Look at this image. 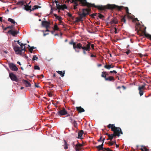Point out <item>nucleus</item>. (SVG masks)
<instances>
[{
  "label": "nucleus",
  "instance_id": "18",
  "mask_svg": "<svg viewBox=\"0 0 151 151\" xmlns=\"http://www.w3.org/2000/svg\"><path fill=\"white\" fill-rule=\"evenodd\" d=\"M118 22V21L117 19H116L115 18L113 17L111 21L110 22V23L111 24H117Z\"/></svg>",
  "mask_w": 151,
  "mask_h": 151
},
{
  "label": "nucleus",
  "instance_id": "20",
  "mask_svg": "<svg viewBox=\"0 0 151 151\" xmlns=\"http://www.w3.org/2000/svg\"><path fill=\"white\" fill-rule=\"evenodd\" d=\"M108 75L109 73L108 72L106 71H103L101 72V77L104 78L105 79L107 78L106 76H108Z\"/></svg>",
  "mask_w": 151,
  "mask_h": 151
},
{
  "label": "nucleus",
  "instance_id": "4",
  "mask_svg": "<svg viewBox=\"0 0 151 151\" xmlns=\"http://www.w3.org/2000/svg\"><path fill=\"white\" fill-rule=\"evenodd\" d=\"M108 9H115L118 11H121L122 8L124 7L122 6H118L115 4H108L107 5Z\"/></svg>",
  "mask_w": 151,
  "mask_h": 151
},
{
  "label": "nucleus",
  "instance_id": "46",
  "mask_svg": "<svg viewBox=\"0 0 151 151\" xmlns=\"http://www.w3.org/2000/svg\"><path fill=\"white\" fill-rule=\"evenodd\" d=\"M34 68L35 70H40V68L38 65H35L34 66Z\"/></svg>",
  "mask_w": 151,
  "mask_h": 151
},
{
  "label": "nucleus",
  "instance_id": "2",
  "mask_svg": "<svg viewBox=\"0 0 151 151\" xmlns=\"http://www.w3.org/2000/svg\"><path fill=\"white\" fill-rule=\"evenodd\" d=\"M89 47L88 45L86 47L85 43H84L83 45H82L80 43H79L77 44L76 43L73 48L75 51L77 52H79V50H78V49H82L83 50V53L86 55V50H88L89 49Z\"/></svg>",
  "mask_w": 151,
  "mask_h": 151
},
{
  "label": "nucleus",
  "instance_id": "22",
  "mask_svg": "<svg viewBox=\"0 0 151 151\" xmlns=\"http://www.w3.org/2000/svg\"><path fill=\"white\" fill-rule=\"evenodd\" d=\"M24 8L25 10L27 11H32V9H31V6H29L28 5H24Z\"/></svg>",
  "mask_w": 151,
  "mask_h": 151
},
{
  "label": "nucleus",
  "instance_id": "24",
  "mask_svg": "<svg viewBox=\"0 0 151 151\" xmlns=\"http://www.w3.org/2000/svg\"><path fill=\"white\" fill-rule=\"evenodd\" d=\"M76 108L77 110L79 113H81L85 111L84 109L81 106L77 107Z\"/></svg>",
  "mask_w": 151,
  "mask_h": 151
},
{
  "label": "nucleus",
  "instance_id": "35",
  "mask_svg": "<svg viewBox=\"0 0 151 151\" xmlns=\"http://www.w3.org/2000/svg\"><path fill=\"white\" fill-rule=\"evenodd\" d=\"M10 22L14 24V25H14H14L15 24H17V23L16 22L14 19L11 18H10Z\"/></svg>",
  "mask_w": 151,
  "mask_h": 151
},
{
  "label": "nucleus",
  "instance_id": "51",
  "mask_svg": "<svg viewBox=\"0 0 151 151\" xmlns=\"http://www.w3.org/2000/svg\"><path fill=\"white\" fill-rule=\"evenodd\" d=\"M130 52V50H128L127 51H126L125 53L127 55H128Z\"/></svg>",
  "mask_w": 151,
  "mask_h": 151
},
{
  "label": "nucleus",
  "instance_id": "27",
  "mask_svg": "<svg viewBox=\"0 0 151 151\" xmlns=\"http://www.w3.org/2000/svg\"><path fill=\"white\" fill-rule=\"evenodd\" d=\"M109 138V139L111 141L112 140L113 138H115L116 136L114 135V134H109L108 136Z\"/></svg>",
  "mask_w": 151,
  "mask_h": 151
},
{
  "label": "nucleus",
  "instance_id": "26",
  "mask_svg": "<svg viewBox=\"0 0 151 151\" xmlns=\"http://www.w3.org/2000/svg\"><path fill=\"white\" fill-rule=\"evenodd\" d=\"M24 83L26 84V87H31V84L28 81L26 80H24Z\"/></svg>",
  "mask_w": 151,
  "mask_h": 151
},
{
  "label": "nucleus",
  "instance_id": "23",
  "mask_svg": "<svg viewBox=\"0 0 151 151\" xmlns=\"http://www.w3.org/2000/svg\"><path fill=\"white\" fill-rule=\"evenodd\" d=\"M3 29L4 32L9 34V26L4 28L3 27Z\"/></svg>",
  "mask_w": 151,
  "mask_h": 151
},
{
  "label": "nucleus",
  "instance_id": "15",
  "mask_svg": "<svg viewBox=\"0 0 151 151\" xmlns=\"http://www.w3.org/2000/svg\"><path fill=\"white\" fill-rule=\"evenodd\" d=\"M68 120L70 121L71 124H73L74 127L76 128L78 127V124L76 121L74 120L73 118L70 117L68 118Z\"/></svg>",
  "mask_w": 151,
  "mask_h": 151
},
{
  "label": "nucleus",
  "instance_id": "3",
  "mask_svg": "<svg viewBox=\"0 0 151 151\" xmlns=\"http://www.w3.org/2000/svg\"><path fill=\"white\" fill-rule=\"evenodd\" d=\"M12 45L16 53L17 54L21 55L23 51H25V47H23V45L20 46L21 47H19L18 46L14 45V43H12Z\"/></svg>",
  "mask_w": 151,
  "mask_h": 151
},
{
  "label": "nucleus",
  "instance_id": "45",
  "mask_svg": "<svg viewBox=\"0 0 151 151\" xmlns=\"http://www.w3.org/2000/svg\"><path fill=\"white\" fill-rule=\"evenodd\" d=\"M54 29L55 30H58V28L57 25H55L54 26Z\"/></svg>",
  "mask_w": 151,
  "mask_h": 151
},
{
  "label": "nucleus",
  "instance_id": "7",
  "mask_svg": "<svg viewBox=\"0 0 151 151\" xmlns=\"http://www.w3.org/2000/svg\"><path fill=\"white\" fill-rule=\"evenodd\" d=\"M19 33V31L16 30L14 29V25L10 26V35L13 37H16Z\"/></svg>",
  "mask_w": 151,
  "mask_h": 151
},
{
  "label": "nucleus",
  "instance_id": "57",
  "mask_svg": "<svg viewBox=\"0 0 151 151\" xmlns=\"http://www.w3.org/2000/svg\"><path fill=\"white\" fill-rule=\"evenodd\" d=\"M139 56L141 58L143 56L142 54L140 53L139 54Z\"/></svg>",
  "mask_w": 151,
  "mask_h": 151
},
{
  "label": "nucleus",
  "instance_id": "63",
  "mask_svg": "<svg viewBox=\"0 0 151 151\" xmlns=\"http://www.w3.org/2000/svg\"><path fill=\"white\" fill-rule=\"evenodd\" d=\"M100 145L102 147H103V146H104V142H102V144L101 145Z\"/></svg>",
  "mask_w": 151,
  "mask_h": 151
},
{
  "label": "nucleus",
  "instance_id": "9",
  "mask_svg": "<svg viewBox=\"0 0 151 151\" xmlns=\"http://www.w3.org/2000/svg\"><path fill=\"white\" fill-rule=\"evenodd\" d=\"M91 11V9H89L86 8L83 9H82V13L79 14V15H81L83 17H85L86 15L89 14L90 12Z\"/></svg>",
  "mask_w": 151,
  "mask_h": 151
},
{
  "label": "nucleus",
  "instance_id": "5",
  "mask_svg": "<svg viewBox=\"0 0 151 151\" xmlns=\"http://www.w3.org/2000/svg\"><path fill=\"white\" fill-rule=\"evenodd\" d=\"M86 6L88 7H93L97 8L98 9L101 10H104L106 9V7L104 6H96L94 4H91L88 2H87Z\"/></svg>",
  "mask_w": 151,
  "mask_h": 151
},
{
  "label": "nucleus",
  "instance_id": "40",
  "mask_svg": "<svg viewBox=\"0 0 151 151\" xmlns=\"http://www.w3.org/2000/svg\"><path fill=\"white\" fill-rule=\"evenodd\" d=\"M69 44L70 45H73V47L76 45V43L74 42L73 40H72L70 42H69Z\"/></svg>",
  "mask_w": 151,
  "mask_h": 151
},
{
  "label": "nucleus",
  "instance_id": "49",
  "mask_svg": "<svg viewBox=\"0 0 151 151\" xmlns=\"http://www.w3.org/2000/svg\"><path fill=\"white\" fill-rule=\"evenodd\" d=\"M48 95L49 97H51L52 96V93L51 92H50V93H48Z\"/></svg>",
  "mask_w": 151,
  "mask_h": 151
},
{
  "label": "nucleus",
  "instance_id": "56",
  "mask_svg": "<svg viewBox=\"0 0 151 151\" xmlns=\"http://www.w3.org/2000/svg\"><path fill=\"white\" fill-rule=\"evenodd\" d=\"M91 57H96V56L94 55H93V54H92L91 55Z\"/></svg>",
  "mask_w": 151,
  "mask_h": 151
},
{
  "label": "nucleus",
  "instance_id": "34",
  "mask_svg": "<svg viewBox=\"0 0 151 151\" xmlns=\"http://www.w3.org/2000/svg\"><path fill=\"white\" fill-rule=\"evenodd\" d=\"M41 7L37 5H35L33 6L32 9V11H34L35 10L38 9L39 8H41Z\"/></svg>",
  "mask_w": 151,
  "mask_h": 151
},
{
  "label": "nucleus",
  "instance_id": "61",
  "mask_svg": "<svg viewBox=\"0 0 151 151\" xmlns=\"http://www.w3.org/2000/svg\"><path fill=\"white\" fill-rule=\"evenodd\" d=\"M107 151H112V150H111L109 148H108L107 150Z\"/></svg>",
  "mask_w": 151,
  "mask_h": 151
},
{
  "label": "nucleus",
  "instance_id": "32",
  "mask_svg": "<svg viewBox=\"0 0 151 151\" xmlns=\"http://www.w3.org/2000/svg\"><path fill=\"white\" fill-rule=\"evenodd\" d=\"M59 74L61 77H63L64 76L65 72H63L62 71H58L57 72Z\"/></svg>",
  "mask_w": 151,
  "mask_h": 151
},
{
  "label": "nucleus",
  "instance_id": "62",
  "mask_svg": "<svg viewBox=\"0 0 151 151\" xmlns=\"http://www.w3.org/2000/svg\"><path fill=\"white\" fill-rule=\"evenodd\" d=\"M49 34V33H44V34H43V36H45L46 35H48Z\"/></svg>",
  "mask_w": 151,
  "mask_h": 151
},
{
  "label": "nucleus",
  "instance_id": "17",
  "mask_svg": "<svg viewBox=\"0 0 151 151\" xmlns=\"http://www.w3.org/2000/svg\"><path fill=\"white\" fill-rule=\"evenodd\" d=\"M114 65L112 64H108L107 63H106V64L104 66V68L108 70H109L111 68H113Z\"/></svg>",
  "mask_w": 151,
  "mask_h": 151
},
{
  "label": "nucleus",
  "instance_id": "47",
  "mask_svg": "<svg viewBox=\"0 0 151 151\" xmlns=\"http://www.w3.org/2000/svg\"><path fill=\"white\" fill-rule=\"evenodd\" d=\"M38 58L36 57V55H34L33 56V58H32V60H37Z\"/></svg>",
  "mask_w": 151,
  "mask_h": 151
},
{
  "label": "nucleus",
  "instance_id": "42",
  "mask_svg": "<svg viewBox=\"0 0 151 151\" xmlns=\"http://www.w3.org/2000/svg\"><path fill=\"white\" fill-rule=\"evenodd\" d=\"M105 144H108L109 145L112 146L113 145L114 143H112V142H105Z\"/></svg>",
  "mask_w": 151,
  "mask_h": 151
},
{
  "label": "nucleus",
  "instance_id": "6",
  "mask_svg": "<svg viewBox=\"0 0 151 151\" xmlns=\"http://www.w3.org/2000/svg\"><path fill=\"white\" fill-rule=\"evenodd\" d=\"M68 2L70 1V0H66ZM78 1L80 2L82 4V5L83 6H86L87 2L86 0H72L70 1L71 3H74V4L76 5H78L77 1Z\"/></svg>",
  "mask_w": 151,
  "mask_h": 151
},
{
  "label": "nucleus",
  "instance_id": "55",
  "mask_svg": "<svg viewBox=\"0 0 151 151\" xmlns=\"http://www.w3.org/2000/svg\"><path fill=\"white\" fill-rule=\"evenodd\" d=\"M114 29H115V31H114V32L115 34H116L117 33V29H116V28H114Z\"/></svg>",
  "mask_w": 151,
  "mask_h": 151
},
{
  "label": "nucleus",
  "instance_id": "13",
  "mask_svg": "<svg viewBox=\"0 0 151 151\" xmlns=\"http://www.w3.org/2000/svg\"><path fill=\"white\" fill-rule=\"evenodd\" d=\"M145 89V85H143L139 87L138 90L139 91V94L140 96H141L143 95V90Z\"/></svg>",
  "mask_w": 151,
  "mask_h": 151
},
{
  "label": "nucleus",
  "instance_id": "16",
  "mask_svg": "<svg viewBox=\"0 0 151 151\" xmlns=\"http://www.w3.org/2000/svg\"><path fill=\"white\" fill-rule=\"evenodd\" d=\"M85 47H86L88 45V46L89 47V49L88 50H86V51H89L90 50H91V48H92L93 49H94V45L93 44H91L90 42H87V43H85Z\"/></svg>",
  "mask_w": 151,
  "mask_h": 151
},
{
  "label": "nucleus",
  "instance_id": "54",
  "mask_svg": "<svg viewBox=\"0 0 151 151\" xmlns=\"http://www.w3.org/2000/svg\"><path fill=\"white\" fill-rule=\"evenodd\" d=\"M102 138V136H101L100 137V139H99L98 140V142H100L101 141V140H101Z\"/></svg>",
  "mask_w": 151,
  "mask_h": 151
},
{
  "label": "nucleus",
  "instance_id": "52",
  "mask_svg": "<svg viewBox=\"0 0 151 151\" xmlns=\"http://www.w3.org/2000/svg\"><path fill=\"white\" fill-rule=\"evenodd\" d=\"M144 149L145 150V151H150L148 149L146 148L145 147H144Z\"/></svg>",
  "mask_w": 151,
  "mask_h": 151
},
{
  "label": "nucleus",
  "instance_id": "28",
  "mask_svg": "<svg viewBox=\"0 0 151 151\" xmlns=\"http://www.w3.org/2000/svg\"><path fill=\"white\" fill-rule=\"evenodd\" d=\"M124 9L126 10V12L127 14V17H129V15H130L131 14V13H130L129 12V9L127 7H124Z\"/></svg>",
  "mask_w": 151,
  "mask_h": 151
},
{
  "label": "nucleus",
  "instance_id": "19",
  "mask_svg": "<svg viewBox=\"0 0 151 151\" xmlns=\"http://www.w3.org/2000/svg\"><path fill=\"white\" fill-rule=\"evenodd\" d=\"M83 145L82 144H79L78 143L76 146V151H78L81 150V147H82Z\"/></svg>",
  "mask_w": 151,
  "mask_h": 151
},
{
  "label": "nucleus",
  "instance_id": "21",
  "mask_svg": "<svg viewBox=\"0 0 151 151\" xmlns=\"http://www.w3.org/2000/svg\"><path fill=\"white\" fill-rule=\"evenodd\" d=\"M105 80L106 81H114L115 80L114 77L111 76H109V77H107L106 79H105Z\"/></svg>",
  "mask_w": 151,
  "mask_h": 151
},
{
  "label": "nucleus",
  "instance_id": "43",
  "mask_svg": "<svg viewBox=\"0 0 151 151\" xmlns=\"http://www.w3.org/2000/svg\"><path fill=\"white\" fill-rule=\"evenodd\" d=\"M34 49H35V47H30V48L29 49V51L31 53H32L33 50Z\"/></svg>",
  "mask_w": 151,
  "mask_h": 151
},
{
  "label": "nucleus",
  "instance_id": "64",
  "mask_svg": "<svg viewBox=\"0 0 151 151\" xmlns=\"http://www.w3.org/2000/svg\"><path fill=\"white\" fill-rule=\"evenodd\" d=\"M122 87L124 89H125L126 88V87L124 86H122Z\"/></svg>",
  "mask_w": 151,
  "mask_h": 151
},
{
  "label": "nucleus",
  "instance_id": "60",
  "mask_svg": "<svg viewBox=\"0 0 151 151\" xmlns=\"http://www.w3.org/2000/svg\"><path fill=\"white\" fill-rule=\"evenodd\" d=\"M105 139V138L104 137L103 138V139L101 140V141L102 142H104V141Z\"/></svg>",
  "mask_w": 151,
  "mask_h": 151
},
{
  "label": "nucleus",
  "instance_id": "8",
  "mask_svg": "<svg viewBox=\"0 0 151 151\" xmlns=\"http://www.w3.org/2000/svg\"><path fill=\"white\" fill-rule=\"evenodd\" d=\"M137 26V27H136L135 28V30L137 31V32H138L139 31H141L142 33H143L144 35L146 37L148 38L149 39L151 40V35L148 34L146 33L145 30L144 31L142 30L141 28L139 27V26Z\"/></svg>",
  "mask_w": 151,
  "mask_h": 151
},
{
  "label": "nucleus",
  "instance_id": "38",
  "mask_svg": "<svg viewBox=\"0 0 151 151\" xmlns=\"http://www.w3.org/2000/svg\"><path fill=\"white\" fill-rule=\"evenodd\" d=\"M56 7L58 9L62 10V5H60L59 4H57Z\"/></svg>",
  "mask_w": 151,
  "mask_h": 151
},
{
  "label": "nucleus",
  "instance_id": "12",
  "mask_svg": "<svg viewBox=\"0 0 151 151\" xmlns=\"http://www.w3.org/2000/svg\"><path fill=\"white\" fill-rule=\"evenodd\" d=\"M10 78L13 81L17 82L19 81V79L16 75L12 73H10Z\"/></svg>",
  "mask_w": 151,
  "mask_h": 151
},
{
  "label": "nucleus",
  "instance_id": "11",
  "mask_svg": "<svg viewBox=\"0 0 151 151\" xmlns=\"http://www.w3.org/2000/svg\"><path fill=\"white\" fill-rule=\"evenodd\" d=\"M68 114V112L66 111L65 108H63L62 109L60 110L57 113V114L60 116L65 115Z\"/></svg>",
  "mask_w": 151,
  "mask_h": 151
},
{
  "label": "nucleus",
  "instance_id": "29",
  "mask_svg": "<svg viewBox=\"0 0 151 151\" xmlns=\"http://www.w3.org/2000/svg\"><path fill=\"white\" fill-rule=\"evenodd\" d=\"M83 133V131H81L78 133V138L82 139V135Z\"/></svg>",
  "mask_w": 151,
  "mask_h": 151
},
{
  "label": "nucleus",
  "instance_id": "59",
  "mask_svg": "<svg viewBox=\"0 0 151 151\" xmlns=\"http://www.w3.org/2000/svg\"><path fill=\"white\" fill-rule=\"evenodd\" d=\"M35 86L37 88H39L40 87V86L38 85H36V83L35 84Z\"/></svg>",
  "mask_w": 151,
  "mask_h": 151
},
{
  "label": "nucleus",
  "instance_id": "14",
  "mask_svg": "<svg viewBox=\"0 0 151 151\" xmlns=\"http://www.w3.org/2000/svg\"><path fill=\"white\" fill-rule=\"evenodd\" d=\"M50 23L47 21H42V26L43 27H45L46 28H49L50 27Z\"/></svg>",
  "mask_w": 151,
  "mask_h": 151
},
{
  "label": "nucleus",
  "instance_id": "36",
  "mask_svg": "<svg viewBox=\"0 0 151 151\" xmlns=\"http://www.w3.org/2000/svg\"><path fill=\"white\" fill-rule=\"evenodd\" d=\"M96 147L98 149L99 151L102 150L103 148V147H102L100 145L96 146Z\"/></svg>",
  "mask_w": 151,
  "mask_h": 151
},
{
  "label": "nucleus",
  "instance_id": "33",
  "mask_svg": "<svg viewBox=\"0 0 151 151\" xmlns=\"http://www.w3.org/2000/svg\"><path fill=\"white\" fill-rule=\"evenodd\" d=\"M16 42H17V43L20 45V46H22V45H23L24 46H25L27 44H23V43H21V42H19V40H18V41H16V40H14V42H13L14 43Z\"/></svg>",
  "mask_w": 151,
  "mask_h": 151
},
{
  "label": "nucleus",
  "instance_id": "41",
  "mask_svg": "<svg viewBox=\"0 0 151 151\" xmlns=\"http://www.w3.org/2000/svg\"><path fill=\"white\" fill-rule=\"evenodd\" d=\"M98 15V14L97 13H95L93 14H92L90 16L91 17V18H94V16H96Z\"/></svg>",
  "mask_w": 151,
  "mask_h": 151
},
{
  "label": "nucleus",
  "instance_id": "39",
  "mask_svg": "<svg viewBox=\"0 0 151 151\" xmlns=\"http://www.w3.org/2000/svg\"><path fill=\"white\" fill-rule=\"evenodd\" d=\"M126 15H124L123 18L121 19V22H124V23H126V19L125 18L126 17Z\"/></svg>",
  "mask_w": 151,
  "mask_h": 151
},
{
  "label": "nucleus",
  "instance_id": "58",
  "mask_svg": "<svg viewBox=\"0 0 151 151\" xmlns=\"http://www.w3.org/2000/svg\"><path fill=\"white\" fill-rule=\"evenodd\" d=\"M77 5H75L74 6V9H76L77 8Z\"/></svg>",
  "mask_w": 151,
  "mask_h": 151
},
{
  "label": "nucleus",
  "instance_id": "37",
  "mask_svg": "<svg viewBox=\"0 0 151 151\" xmlns=\"http://www.w3.org/2000/svg\"><path fill=\"white\" fill-rule=\"evenodd\" d=\"M62 10H64L65 9H67V7L66 5L64 4L62 5Z\"/></svg>",
  "mask_w": 151,
  "mask_h": 151
},
{
  "label": "nucleus",
  "instance_id": "25",
  "mask_svg": "<svg viewBox=\"0 0 151 151\" xmlns=\"http://www.w3.org/2000/svg\"><path fill=\"white\" fill-rule=\"evenodd\" d=\"M80 17H76V18L75 20V22L76 23H77L80 22V21H82V19L83 17L81 16V15H79Z\"/></svg>",
  "mask_w": 151,
  "mask_h": 151
},
{
  "label": "nucleus",
  "instance_id": "50",
  "mask_svg": "<svg viewBox=\"0 0 151 151\" xmlns=\"http://www.w3.org/2000/svg\"><path fill=\"white\" fill-rule=\"evenodd\" d=\"M68 16L70 17H71L72 16V15L69 13H68Z\"/></svg>",
  "mask_w": 151,
  "mask_h": 151
},
{
  "label": "nucleus",
  "instance_id": "1",
  "mask_svg": "<svg viewBox=\"0 0 151 151\" xmlns=\"http://www.w3.org/2000/svg\"><path fill=\"white\" fill-rule=\"evenodd\" d=\"M107 127L109 129H110L113 132V134L116 137H119L120 136V134H123V132L121 128L116 127L114 124H110L107 125Z\"/></svg>",
  "mask_w": 151,
  "mask_h": 151
},
{
  "label": "nucleus",
  "instance_id": "10",
  "mask_svg": "<svg viewBox=\"0 0 151 151\" xmlns=\"http://www.w3.org/2000/svg\"><path fill=\"white\" fill-rule=\"evenodd\" d=\"M10 69L13 71H17L18 70L17 67L12 63H10Z\"/></svg>",
  "mask_w": 151,
  "mask_h": 151
},
{
  "label": "nucleus",
  "instance_id": "31",
  "mask_svg": "<svg viewBox=\"0 0 151 151\" xmlns=\"http://www.w3.org/2000/svg\"><path fill=\"white\" fill-rule=\"evenodd\" d=\"M64 144L63 145V146L64 147V148L65 150H66V149H67L68 148V146L69 145L67 144V142L65 140H64Z\"/></svg>",
  "mask_w": 151,
  "mask_h": 151
},
{
  "label": "nucleus",
  "instance_id": "48",
  "mask_svg": "<svg viewBox=\"0 0 151 151\" xmlns=\"http://www.w3.org/2000/svg\"><path fill=\"white\" fill-rule=\"evenodd\" d=\"M109 73H114L115 74L117 73V72L116 71V70H113V71H110Z\"/></svg>",
  "mask_w": 151,
  "mask_h": 151
},
{
  "label": "nucleus",
  "instance_id": "30",
  "mask_svg": "<svg viewBox=\"0 0 151 151\" xmlns=\"http://www.w3.org/2000/svg\"><path fill=\"white\" fill-rule=\"evenodd\" d=\"M25 3V2H24V1H18L17 3V4L18 5L22 6L23 5H24V4Z\"/></svg>",
  "mask_w": 151,
  "mask_h": 151
},
{
  "label": "nucleus",
  "instance_id": "44",
  "mask_svg": "<svg viewBox=\"0 0 151 151\" xmlns=\"http://www.w3.org/2000/svg\"><path fill=\"white\" fill-rule=\"evenodd\" d=\"M98 14H99V16L98 17L100 19H102L104 17V16L102 15L101 14L99 13Z\"/></svg>",
  "mask_w": 151,
  "mask_h": 151
},
{
  "label": "nucleus",
  "instance_id": "53",
  "mask_svg": "<svg viewBox=\"0 0 151 151\" xmlns=\"http://www.w3.org/2000/svg\"><path fill=\"white\" fill-rule=\"evenodd\" d=\"M107 148L103 147V148L102 149V150L103 151H104L105 150H106L107 151Z\"/></svg>",
  "mask_w": 151,
  "mask_h": 151
}]
</instances>
